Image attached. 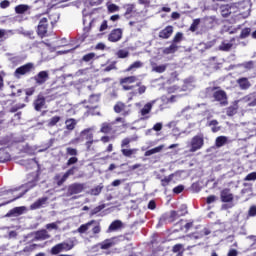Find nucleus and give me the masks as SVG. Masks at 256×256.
<instances>
[{"label":"nucleus","instance_id":"nucleus-14","mask_svg":"<svg viewBox=\"0 0 256 256\" xmlns=\"http://www.w3.org/2000/svg\"><path fill=\"white\" fill-rule=\"evenodd\" d=\"M27 211V207L25 206H20V207H15L11 209L5 217H19V215H23Z\"/></svg>","mask_w":256,"mask_h":256},{"label":"nucleus","instance_id":"nucleus-58","mask_svg":"<svg viewBox=\"0 0 256 256\" xmlns=\"http://www.w3.org/2000/svg\"><path fill=\"white\" fill-rule=\"evenodd\" d=\"M244 181H256V172L249 173L245 178Z\"/></svg>","mask_w":256,"mask_h":256},{"label":"nucleus","instance_id":"nucleus-18","mask_svg":"<svg viewBox=\"0 0 256 256\" xmlns=\"http://www.w3.org/2000/svg\"><path fill=\"white\" fill-rule=\"evenodd\" d=\"M236 83L242 91H247V89L251 88V82H249V78L247 77L239 78L236 80Z\"/></svg>","mask_w":256,"mask_h":256},{"label":"nucleus","instance_id":"nucleus-49","mask_svg":"<svg viewBox=\"0 0 256 256\" xmlns=\"http://www.w3.org/2000/svg\"><path fill=\"white\" fill-rule=\"evenodd\" d=\"M63 252L62 248H61V244H56L55 246H53L51 248V255H59V253Z\"/></svg>","mask_w":256,"mask_h":256},{"label":"nucleus","instance_id":"nucleus-62","mask_svg":"<svg viewBox=\"0 0 256 256\" xmlns=\"http://www.w3.org/2000/svg\"><path fill=\"white\" fill-rule=\"evenodd\" d=\"M181 249H183V244H176L173 246L172 251L173 253H180Z\"/></svg>","mask_w":256,"mask_h":256},{"label":"nucleus","instance_id":"nucleus-23","mask_svg":"<svg viewBox=\"0 0 256 256\" xmlns=\"http://www.w3.org/2000/svg\"><path fill=\"white\" fill-rule=\"evenodd\" d=\"M185 215H187V207L178 211L172 210L170 212V219H172V221H175L176 219H179V217H183Z\"/></svg>","mask_w":256,"mask_h":256},{"label":"nucleus","instance_id":"nucleus-1","mask_svg":"<svg viewBox=\"0 0 256 256\" xmlns=\"http://www.w3.org/2000/svg\"><path fill=\"white\" fill-rule=\"evenodd\" d=\"M139 136H132V137H126L122 139L120 147H121V153L124 157H133V155H137L139 149L138 148H129L131 147V143L138 141Z\"/></svg>","mask_w":256,"mask_h":256},{"label":"nucleus","instance_id":"nucleus-6","mask_svg":"<svg viewBox=\"0 0 256 256\" xmlns=\"http://www.w3.org/2000/svg\"><path fill=\"white\" fill-rule=\"evenodd\" d=\"M213 99L214 101H217L220 103L222 107H225L229 105L228 97H227V92L225 90H216L213 93Z\"/></svg>","mask_w":256,"mask_h":256},{"label":"nucleus","instance_id":"nucleus-64","mask_svg":"<svg viewBox=\"0 0 256 256\" xmlns=\"http://www.w3.org/2000/svg\"><path fill=\"white\" fill-rule=\"evenodd\" d=\"M46 229L48 230H51V229H59V226H57V223L53 222V223H49V224H46Z\"/></svg>","mask_w":256,"mask_h":256},{"label":"nucleus","instance_id":"nucleus-16","mask_svg":"<svg viewBox=\"0 0 256 256\" xmlns=\"http://www.w3.org/2000/svg\"><path fill=\"white\" fill-rule=\"evenodd\" d=\"M171 35H173V26L168 25L159 32L158 37L160 39H169Z\"/></svg>","mask_w":256,"mask_h":256},{"label":"nucleus","instance_id":"nucleus-2","mask_svg":"<svg viewBox=\"0 0 256 256\" xmlns=\"http://www.w3.org/2000/svg\"><path fill=\"white\" fill-rule=\"evenodd\" d=\"M36 33L38 37H40V39H45V37H49V18H40L37 25Z\"/></svg>","mask_w":256,"mask_h":256},{"label":"nucleus","instance_id":"nucleus-12","mask_svg":"<svg viewBox=\"0 0 256 256\" xmlns=\"http://www.w3.org/2000/svg\"><path fill=\"white\" fill-rule=\"evenodd\" d=\"M36 85H45L49 81V72L46 70L40 71L34 76Z\"/></svg>","mask_w":256,"mask_h":256},{"label":"nucleus","instance_id":"nucleus-4","mask_svg":"<svg viewBox=\"0 0 256 256\" xmlns=\"http://www.w3.org/2000/svg\"><path fill=\"white\" fill-rule=\"evenodd\" d=\"M205 145V139L203 134H199L194 136L190 142V153H195V151H199Z\"/></svg>","mask_w":256,"mask_h":256},{"label":"nucleus","instance_id":"nucleus-35","mask_svg":"<svg viewBox=\"0 0 256 256\" xmlns=\"http://www.w3.org/2000/svg\"><path fill=\"white\" fill-rule=\"evenodd\" d=\"M97 55L94 52H90L88 54H85L82 59L81 63H93L94 59H96Z\"/></svg>","mask_w":256,"mask_h":256},{"label":"nucleus","instance_id":"nucleus-61","mask_svg":"<svg viewBox=\"0 0 256 256\" xmlns=\"http://www.w3.org/2000/svg\"><path fill=\"white\" fill-rule=\"evenodd\" d=\"M215 201H217V196L215 195H210L206 198L207 205H211V203H215Z\"/></svg>","mask_w":256,"mask_h":256},{"label":"nucleus","instance_id":"nucleus-40","mask_svg":"<svg viewBox=\"0 0 256 256\" xmlns=\"http://www.w3.org/2000/svg\"><path fill=\"white\" fill-rule=\"evenodd\" d=\"M95 223V220H91L90 222L86 223V224H82L78 229V233H87V231H89V227H91V224Z\"/></svg>","mask_w":256,"mask_h":256},{"label":"nucleus","instance_id":"nucleus-41","mask_svg":"<svg viewBox=\"0 0 256 256\" xmlns=\"http://www.w3.org/2000/svg\"><path fill=\"white\" fill-rule=\"evenodd\" d=\"M219 121L217 120H212L208 123V127H212L211 131L212 133H217L218 131H221V127L218 126Z\"/></svg>","mask_w":256,"mask_h":256},{"label":"nucleus","instance_id":"nucleus-30","mask_svg":"<svg viewBox=\"0 0 256 256\" xmlns=\"http://www.w3.org/2000/svg\"><path fill=\"white\" fill-rule=\"evenodd\" d=\"M124 9H126L124 17H126V19H131L130 15L135 13V4H125Z\"/></svg>","mask_w":256,"mask_h":256},{"label":"nucleus","instance_id":"nucleus-32","mask_svg":"<svg viewBox=\"0 0 256 256\" xmlns=\"http://www.w3.org/2000/svg\"><path fill=\"white\" fill-rule=\"evenodd\" d=\"M67 131H73L77 127V120L75 118H69L65 121Z\"/></svg>","mask_w":256,"mask_h":256},{"label":"nucleus","instance_id":"nucleus-48","mask_svg":"<svg viewBox=\"0 0 256 256\" xmlns=\"http://www.w3.org/2000/svg\"><path fill=\"white\" fill-rule=\"evenodd\" d=\"M116 55L118 59H127V57H129V51L120 49L117 51Z\"/></svg>","mask_w":256,"mask_h":256},{"label":"nucleus","instance_id":"nucleus-17","mask_svg":"<svg viewBox=\"0 0 256 256\" xmlns=\"http://www.w3.org/2000/svg\"><path fill=\"white\" fill-rule=\"evenodd\" d=\"M93 128H85L80 132V137L85 141H91L94 139L95 135L93 134Z\"/></svg>","mask_w":256,"mask_h":256},{"label":"nucleus","instance_id":"nucleus-54","mask_svg":"<svg viewBox=\"0 0 256 256\" xmlns=\"http://www.w3.org/2000/svg\"><path fill=\"white\" fill-rule=\"evenodd\" d=\"M101 191H103V186H96L95 188H92L91 189V195H100L101 194Z\"/></svg>","mask_w":256,"mask_h":256},{"label":"nucleus","instance_id":"nucleus-27","mask_svg":"<svg viewBox=\"0 0 256 256\" xmlns=\"http://www.w3.org/2000/svg\"><path fill=\"white\" fill-rule=\"evenodd\" d=\"M152 71L154 73H165L167 71V64L157 65V63H151Z\"/></svg>","mask_w":256,"mask_h":256},{"label":"nucleus","instance_id":"nucleus-42","mask_svg":"<svg viewBox=\"0 0 256 256\" xmlns=\"http://www.w3.org/2000/svg\"><path fill=\"white\" fill-rule=\"evenodd\" d=\"M216 147L220 148L223 145H227V137L226 136H218L215 141Z\"/></svg>","mask_w":256,"mask_h":256},{"label":"nucleus","instance_id":"nucleus-63","mask_svg":"<svg viewBox=\"0 0 256 256\" xmlns=\"http://www.w3.org/2000/svg\"><path fill=\"white\" fill-rule=\"evenodd\" d=\"M25 94L27 97H31V95H35V87L27 88L25 90Z\"/></svg>","mask_w":256,"mask_h":256},{"label":"nucleus","instance_id":"nucleus-10","mask_svg":"<svg viewBox=\"0 0 256 256\" xmlns=\"http://www.w3.org/2000/svg\"><path fill=\"white\" fill-rule=\"evenodd\" d=\"M113 109H114V113H117V114L121 113L123 117H127L131 115V110L127 109V104L121 101L116 102Z\"/></svg>","mask_w":256,"mask_h":256},{"label":"nucleus","instance_id":"nucleus-3","mask_svg":"<svg viewBox=\"0 0 256 256\" xmlns=\"http://www.w3.org/2000/svg\"><path fill=\"white\" fill-rule=\"evenodd\" d=\"M34 69H35V64L32 62H28V63L18 67L14 71V77H16V79H21V77H23L25 75H31V73H33Z\"/></svg>","mask_w":256,"mask_h":256},{"label":"nucleus","instance_id":"nucleus-21","mask_svg":"<svg viewBox=\"0 0 256 256\" xmlns=\"http://www.w3.org/2000/svg\"><path fill=\"white\" fill-rule=\"evenodd\" d=\"M51 235L47 232L46 229L38 230L35 232L36 241H45V239H50Z\"/></svg>","mask_w":256,"mask_h":256},{"label":"nucleus","instance_id":"nucleus-57","mask_svg":"<svg viewBox=\"0 0 256 256\" xmlns=\"http://www.w3.org/2000/svg\"><path fill=\"white\" fill-rule=\"evenodd\" d=\"M103 209H105V204L99 205L97 207H95L92 212L91 215H97V213H101V211H103Z\"/></svg>","mask_w":256,"mask_h":256},{"label":"nucleus","instance_id":"nucleus-33","mask_svg":"<svg viewBox=\"0 0 256 256\" xmlns=\"http://www.w3.org/2000/svg\"><path fill=\"white\" fill-rule=\"evenodd\" d=\"M7 161H11V154L5 149H0V163H7Z\"/></svg>","mask_w":256,"mask_h":256},{"label":"nucleus","instance_id":"nucleus-22","mask_svg":"<svg viewBox=\"0 0 256 256\" xmlns=\"http://www.w3.org/2000/svg\"><path fill=\"white\" fill-rule=\"evenodd\" d=\"M175 178V174H169L168 176H165L164 178H160L161 187L165 188V191H167V187L173 183V179Z\"/></svg>","mask_w":256,"mask_h":256},{"label":"nucleus","instance_id":"nucleus-29","mask_svg":"<svg viewBox=\"0 0 256 256\" xmlns=\"http://www.w3.org/2000/svg\"><path fill=\"white\" fill-rule=\"evenodd\" d=\"M179 50V46H177V44H174L172 42V44L169 47H166L162 50L163 55H172L173 53H177V51Z\"/></svg>","mask_w":256,"mask_h":256},{"label":"nucleus","instance_id":"nucleus-19","mask_svg":"<svg viewBox=\"0 0 256 256\" xmlns=\"http://www.w3.org/2000/svg\"><path fill=\"white\" fill-rule=\"evenodd\" d=\"M47 201H49L48 197L39 198L33 204L30 205V209L32 211H35L37 209H41V207H43V205H45V203H47Z\"/></svg>","mask_w":256,"mask_h":256},{"label":"nucleus","instance_id":"nucleus-26","mask_svg":"<svg viewBox=\"0 0 256 256\" xmlns=\"http://www.w3.org/2000/svg\"><path fill=\"white\" fill-rule=\"evenodd\" d=\"M113 124L109 122H104L101 125L100 133H104V135H109V133L113 132Z\"/></svg>","mask_w":256,"mask_h":256},{"label":"nucleus","instance_id":"nucleus-9","mask_svg":"<svg viewBox=\"0 0 256 256\" xmlns=\"http://www.w3.org/2000/svg\"><path fill=\"white\" fill-rule=\"evenodd\" d=\"M137 82V76H127L120 79V85H122V89L124 91H131L135 86H129L132 83Z\"/></svg>","mask_w":256,"mask_h":256},{"label":"nucleus","instance_id":"nucleus-59","mask_svg":"<svg viewBox=\"0 0 256 256\" xmlns=\"http://www.w3.org/2000/svg\"><path fill=\"white\" fill-rule=\"evenodd\" d=\"M24 37H28V39H35V31L28 30L23 33Z\"/></svg>","mask_w":256,"mask_h":256},{"label":"nucleus","instance_id":"nucleus-50","mask_svg":"<svg viewBox=\"0 0 256 256\" xmlns=\"http://www.w3.org/2000/svg\"><path fill=\"white\" fill-rule=\"evenodd\" d=\"M79 163V158H77V156H71L67 162H66V166L67 167H71V165H75Z\"/></svg>","mask_w":256,"mask_h":256},{"label":"nucleus","instance_id":"nucleus-55","mask_svg":"<svg viewBox=\"0 0 256 256\" xmlns=\"http://www.w3.org/2000/svg\"><path fill=\"white\" fill-rule=\"evenodd\" d=\"M242 67L244 69H247L248 71H251L255 67V63L253 61H248L242 64Z\"/></svg>","mask_w":256,"mask_h":256},{"label":"nucleus","instance_id":"nucleus-47","mask_svg":"<svg viewBox=\"0 0 256 256\" xmlns=\"http://www.w3.org/2000/svg\"><path fill=\"white\" fill-rule=\"evenodd\" d=\"M251 35V28H244L241 30L239 39H247Z\"/></svg>","mask_w":256,"mask_h":256},{"label":"nucleus","instance_id":"nucleus-34","mask_svg":"<svg viewBox=\"0 0 256 256\" xmlns=\"http://www.w3.org/2000/svg\"><path fill=\"white\" fill-rule=\"evenodd\" d=\"M61 246L62 251H71L75 247V242L70 240L68 242H61L59 243Z\"/></svg>","mask_w":256,"mask_h":256},{"label":"nucleus","instance_id":"nucleus-56","mask_svg":"<svg viewBox=\"0 0 256 256\" xmlns=\"http://www.w3.org/2000/svg\"><path fill=\"white\" fill-rule=\"evenodd\" d=\"M119 6L116 4H110L108 5V13H117L119 11Z\"/></svg>","mask_w":256,"mask_h":256},{"label":"nucleus","instance_id":"nucleus-24","mask_svg":"<svg viewBox=\"0 0 256 256\" xmlns=\"http://www.w3.org/2000/svg\"><path fill=\"white\" fill-rule=\"evenodd\" d=\"M151 109H153V104L148 102L144 105V107L140 110V115L144 117V119H149V115L151 113Z\"/></svg>","mask_w":256,"mask_h":256},{"label":"nucleus","instance_id":"nucleus-43","mask_svg":"<svg viewBox=\"0 0 256 256\" xmlns=\"http://www.w3.org/2000/svg\"><path fill=\"white\" fill-rule=\"evenodd\" d=\"M102 73H109V71H116L117 70V62L113 61L108 66H103Z\"/></svg>","mask_w":256,"mask_h":256},{"label":"nucleus","instance_id":"nucleus-46","mask_svg":"<svg viewBox=\"0 0 256 256\" xmlns=\"http://www.w3.org/2000/svg\"><path fill=\"white\" fill-rule=\"evenodd\" d=\"M59 121H61L60 116H53L48 120V127H55Z\"/></svg>","mask_w":256,"mask_h":256},{"label":"nucleus","instance_id":"nucleus-5","mask_svg":"<svg viewBox=\"0 0 256 256\" xmlns=\"http://www.w3.org/2000/svg\"><path fill=\"white\" fill-rule=\"evenodd\" d=\"M85 191L84 183H72L67 188V197H71L72 195H79V193H83Z\"/></svg>","mask_w":256,"mask_h":256},{"label":"nucleus","instance_id":"nucleus-28","mask_svg":"<svg viewBox=\"0 0 256 256\" xmlns=\"http://www.w3.org/2000/svg\"><path fill=\"white\" fill-rule=\"evenodd\" d=\"M14 9L17 15H23L24 13H27L29 9H31V6L27 4H19Z\"/></svg>","mask_w":256,"mask_h":256},{"label":"nucleus","instance_id":"nucleus-15","mask_svg":"<svg viewBox=\"0 0 256 256\" xmlns=\"http://www.w3.org/2000/svg\"><path fill=\"white\" fill-rule=\"evenodd\" d=\"M98 247L102 249V251H107V249H111V247H115V238H108L98 243Z\"/></svg>","mask_w":256,"mask_h":256},{"label":"nucleus","instance_id":"nucleus-60","mask_svg":"<svg viewBox=\"0 0 256 256\" xmlns=\"http://www.w3.org/2000/svg\"><path fill=\"white\" fill-rule=\"evenodd\" d=\"M248 217H256V206L253 205L248 210Z\"/></svg>","mask_w":256,"mask_h":256},{"label":"nucleus","instance_id":"nucleus-25","mask_svg":"<svg viewBox=\"0 0 256 256\" xmlns=\"http://www.w3.org/2000/svg\"><path fill=\"white\" fill-rule=\"evenodd\" d=\"M244 101L248 103V107H256V92L246 95Z\"/></svg>","mask_w":256,"mask_h":256},{"label":"nucleus","instance_id":"nucleus-45","mask_svg":"<svg viewBox=\"0 0 256 256\" xmlns=\"http://www.w3.org/2000/svg\"><path fill=\"white\" fill-rule=\"evenodd\" d=\"M200 23H201V19H199V18L194 19L189 28V31H191L192 33H195V31H197Z\"/></svg>","mask_w":256,"mask_h":256},{"label":"nucleus","instance_id":"nucleus-11","mask_svg":"<svg viewBox=\"0 0 256 256\" xmlns=\"http://www.w3.org/2000/svg\"><path fill=\"white\" fill-rule=\"evenodd\" d=\"M123 39V29L115 28L108 35V41L110 43H117V41H121Z\"/></svg>","mask_w":256,"mask_h":256},{"label":"nucleus","instance_id":"nucleus-37","mask_svg":"<svg viewBox=\"0 0 256 256\" xmlns=\"http://www.w3.org/2000/svg\"><path fill=\"white\" fill-rule=\"evenodd\" d=\"M121 227H123V222L121 220H115L109 225L108 231H117Z\"/></svg>","mask_w":256,"mask_h":256},{"label":"nucleus","instance_id":"nucleus-44","mask_svg":"<svg viewBox=\"0 0 256 256\" xmlns=\"http://www.w3.org/2000/svg\"><path fill=\"white\" fill-rule=\"evenodd\" d=\"M66 155L67 157H77V155H79V150H77V148L67 147Z\"/></svg>","mask_w":256,"mask_h":256},{"label":"nucleus","instance_id":"nucleus-39","mask_svg":"<svg viewBox=\"0 0 256 256\" xmlns=\"http://www.w3.org/2000/svg\"><path fill=\"white\" fill-rule=\"evenodd\" d=\"M239 109V106L237 104L233 106H229L226 108V115L228 117H233V115H237V110Z\"/></svg>","mask_w":256,"mask_h":256},{"label":"nucleus","instance_id":"nucleus-8","mask_svg":"<svg viewBox=\"0 0 256 256\" xmlns=\"http://www.w3.org/2000/svg\"><path fill=\"white\" fill-rule=\"evenodd\" d=\"M47 96H45V94H43V92H40L36 99L33 101V107L35 109V111H41L43 109V107H45L46 103H47Z\"/></svg>","mask_w":256,"mask_h":256},{"label":"nucleus","instance_id":"nucleus-38","mask_svg":"<svg viewBox=\"0 0 256 256\" xmlns=\"http://www.w3.org/2000/svg\"><path fill=\"white\" fill-rule=\"evenodd\" d=\"M141 67H143V62L135 61L128 68H126L125 72L129 73L135 69H141Z\"/></svg>","mask_w":256,"mask_h":256},{"label":"nucleus","instance_id":"nucleus-31","mask_svg":"<svg viewBox=\"0 0 256 256\" xmlns=\"http://www.w3.org/2000/svg\"><path fill=\"white\" fill-rule=\"evenodd\" d=\"M67 177L65 174L61 176V174H56L54 176V182L56 183L57 187H62V185L65 184V181H67Z\"/></svg>","mask_w":256,"mask_h":256},{"label":"nucleus","instance_id":"nucleus-53","mask_svg":"<svg viewBox=\"0 0 256 256\" xmlns=\"http://www.w3.org/2000/svg\"><path fill=\"white\" fill-rule=\"evenodd\" d=\"M77 169H79V167L77 166H72L70 169H68L64 175L69 179V177H71V175H75V171H77Z\"/></svg>","mask_w":256,"mask_h":256},{"label":"nucleus","instance_id":"nucleus-51","mask_svg":"<svg viewBox=\"0 0 256 256\" xmlns=\"http://www.w3.org/2000/svg\"><path fill=\"white\" fill-rule=\"evenodd\" d=\"M183 41V33L177 32L172 40V43L176 45V43H181Z\"/></svg>","mask_w":256,"mask_h":256},{"label":"nucleus","instance_id":"nucleus-36","mask_svg":"<svg viewBox=\"0 0 256 256\" xmlns=\"http://www.w3.org/2000/svg\"><path fill=\"white\" fill-rule=\"evenodd\" d=\"M164 148H165V145H160L158 147L147 150L145 152V157H151V155H155V153H161V151H163Z\"/></svg>","mask_w":256,"mask_h":256},{"label":"nucleus","instance_id":"nucleus-52","mask_svg":"<svg viewBox=\"0 0 256 256\" xmlns=\"http://www.w3.org/2000/svg\"><path fill=\"white\" fill-rule=\"evenodd\" d=\"M185 191V186L183 184H180L173 188L174 195H179Z\"/></svg>","mask_w":256,"mask_h":256},{"label":"nucleus","instance_id":"nucleus-20","mask_svg":"<svg viewBox=\"0 0 256 256\" xmlns=\"http://www.w3.org/2000/svg\"><path fill=\"white\" fill-rule=\"evenodd\" d=\"M236 39L235 37L231 38L230 39V42H225V41H222V43L219 45L218 49L219 51H231V49H233V43H235Z\"/></svg>","mask_w":256,"mask_h":256},{"label":"nucleus","instance_id":"nucleus-7","mask_svg":"<svg viewBox=\"0 0 256 256\" xmlns=\"http://www.w3.org/2000/svg\"><path fill=\"white\" fill-rule=\"evenodd\" d=\"M84 145L87 153H91L92 155L101 149V142L99 139L93 138L92 140L86 141Z\"/></svg>","mask_w":256,"mask_h":256},{"label":"nucleus","instance_id":"nucleus-13","mask_svg":"<svg viewBox=\"0 0 256 256\" xmlns=\"http://www.w3.org/2000/svg\"><path fill=\"white\" fill-rule=\"evenodd\" d=\"M220 199L222 203H233L235 196L233 195V193H231V189L224 188L220 192Z\"/></svg>","mask_w":256,"mask_h":256}]
</instances>
